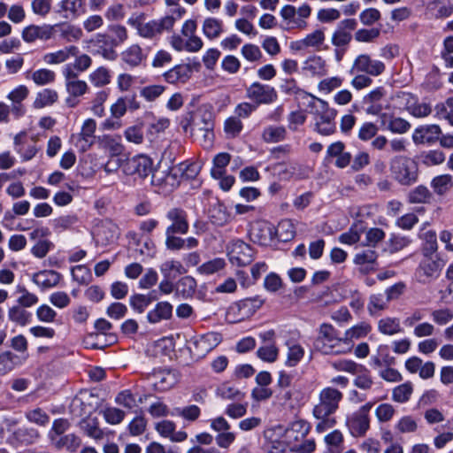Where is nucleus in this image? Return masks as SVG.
Returning <instances> with one entry per match:
<instances>
[{"label": "nucleus", "instance_id": "412c9836", "mask_svg": "<svg viewBox=\"0 0 453 453\" xmlns=\"http://www.w3.org/2000/svg\"><path fill=\"white\" fill-rule=\"evenodd\" d=\"M96 129V122L93 119H88L84 121L78 141L82 151L88 150L94 144Z\"/></svg>", "mask_w": 453, "mask_h": 453}, {"label": "nucleus", "instance_id": "0e129e2a", "mask_svg": "<svg viewBox=\"0 0 453 453\" xmlns=\"http://www.w3.org/2000/svg\"><path fill=\"white\" fill-rule=\"evenodd\" d=\"M143 125L137 124L127 127L124 135L125 138L129 142L134 144H141L143 142Z\"/></svg>", "mask_w": 453, "mask_h": 453}, {"label": "nucleus", "instance_id": "4c0bfd02", "mask_svg": "<svg viewBox=\"0 0 453 453\" xmlns=\"http://www.w3.org/2000/svg\"><path fill=\"white\" fill-rule=\"evenodd\" d=\"M371 329V326L365 322H362L348 329L344 334V339H346L345 347L347 348V351L349 350L350 342L353 339H358L366 336Z\"/></svg>", "mask_w": 453, "mask_h": 453}, {"label": "nucleus", "instance_id": "423d86ee", "mask_svg": "<svg viewBox=\"0 0 453 453\" xmlns=\"http://www.w3.org/2000/svg\"><path fill=\"white\" fill-rule=\"evenodd\" d=\"M444 265V261L438 254H423V258L416 271L418 280L422 283H428L436 279Z\"/></svg>", "mask_w": 453, "mask_h": 453}, {"label": "nucleus", "instance_id": "473e14b6", "mask_svg": "<svg viewBox=\"0 0 453 453\" xmlns=\"http://www.w3.org/2000/svg\"><path fill=\"white\" fill-rule=\"evenodd\" d=\"M389 302L384 294H373L369 297L367 311L372 317H377L388 308Z\"/></svg>", "mask_w": 453, "mask_h": 453}, {"label": "nucleus", "instance_id": "f03ea898", "mask_svg": "<svg viewBox=\"0 0 453 453\" xmlns=\"http://www.w3.org/2000/svg\"><path fill=\"white\" fill-rule=\"evenodd\" d=\"M198 172L196 164L181 163L167 168L166 170H155L151 175V185L157 188V192L169 194L173 192L180 183L183 175L190 178Z\"/></svg>", "mask_w": 453, "mask_h": 453}, {"label": "nucleus", "instance_id": "8fccbe9b", "mask_svg": "<svg viewBox=\"0 0 453 453\" xmlns=\"http://www.w3.org/2000/svg\"><path fill=\"white\" fill-rule=\"evenodd\" d=\"M109 96V90L103 89L96 92L91 100L90 110L94 115L97 117H103L104 115V104L106 102Z\"/></svg>", "mask_w": 453, "mask_h": 453}, {"label": "nucleus", "instance_id": "5fc2aeb1", "mask_svg": "<svg viewBox=\"0 0 453 453\" xmlns=\"http://www.w3.org/2000/svg\"><path fill=\"white\" fill-rule=\"evenodd\" d=\"M431 193L425 186H418L408 194V201L411 203H425L429 201Z\"/></svg>", "mask_w": 453, "mask_h": 453}, {"label": "nucleus", "instance_id": "603ef678", "mask_svg": "<svg viewBox=\"0 0 453 453\" xmlns=\"http://www.w3.org/2000/svg\"><path fill=\"white\" fill-rule=\"evenodd\" d=\"M107 34L117 46L123 44L128 38L126 27L119 24H111L108 27Z\"/></svg>", "mask_w": 453, "mask_h": 453}, {"label": "nucleus", "instance_id": "0eeeda50", "mask_svg": "<svg viewBox=\"0 0 453 453\" xmlns=\"http://www.w3.org/2000/svg\"><path fill=\"white\" fill-rule=\"evenodd\" d=\"M227 250L230 262L236 266H246L254 259L253 249L242 240L233 241Z\"/></svg>", "mask_w": 453, "mask_h": 453}, {"label": "nucleus", "instance_id": "20e7f679", "mask_svg": "<svg viewBox=\"0 0 453 453\" xmlns=\"http://www.w3.org/2000/svg\"><path fill=\"white\" fill-rule=\"evenodd\" d=\"M319 106L313 111L314 130L321 135H331L336 132L335 118L337 110L331 108L328 103L323 99L316 98Z\"/></svg>", "mask_w": 453, "mask_h": 453}, {"label": "nucleus", "instance_id": "c03bdc74", "mask_svg": "<svg viewBox=\"0 0 453 453\" xmlns=\"http://www.w3.org/2000/svg\"><path fill=\"white\" fill-rule=\"evenodd\" d=\"M15 294L19 295L16 301L17 304L27 308L35 305L39 301L38 296L35 294L29 292L23 285H18L16 287Z\"/></svg>", "mask_w": 453, "mask_h": 453}, {"label": "nucleus", "instance_id": "6e6552de", "mask_svg": "<svg viewBox=\"0 0 453 453\" xmlns=\"http://www.w3.org/2000/svg\"><path fill=\"white\" fill-rule=\"evenodd\" d=\"M385 71L382 61L372 59L368 54L358 55L353 62L351 73H364L371 76H379Z\"/></svg>", "mask_w": 453, "mask_h": 453}, {"label": "nucleus", "instance_id": "dca6fc26", "mask_svg": "<svg viewBox=\"0 0 453 453\" xmlns=\"http://www.w3.org/2000/svg\"><path fill=\"white\" fill-rule=\"evenodd\" d=\"M264 303L265 299L259 296H256L254 297H248L240 300L234 307H232V309L237 310L238 320H244L257 312V311L262 307Z\"/></svg>", "mask_w": 453, "mask_h": 453}, {"label": "nucleus", "instance_id": "c85d7f7f", "mask_svg": "<svg viewBox=\"0 0 453 453\" xmlns=\"http://www.w3.org/2000/svg\"><path fill=\"white\" fill-rule=\"evenodd\" d=\"M60 274L52 270H44L34 274L33 281L42 288L55 287L60 280Z\"/></svg>", "mask_w": 453, "mask_h": 453}, {"label": "nucleus", "instance_id": "338daca9", "mask_svg": "<svg viewBox=\"0 0 453 453\" xmlns=\"http://www.w3.org/2000/svg\"><path fill=\"white\" fill-rule=\"evenodd\" d=\"M387 128L394 134H404L411 128V124L400 117H390Z\"/></svg>", "mask_w": 453, "mask_h": 453}, {"label": "nucleus", "instance_id": "72a5a7b5", "mask_svg": "<svg viewBox=\"0 0 453 453\" xmlns=\"http://www.w3.org/2000/svg\"><path fill=\"white\" fill-rule=\"evenodd\" d=\"M220 342V335L217 333H208L195 342L196 348L200 351L201 354L204 355Z\"/></svg>", "mask_w": 453, "mask_h": 453}, {"label": "nucleus", "instance_id": "ea45409f", "mask_svg": "<svg viewBox=\"0 0 453 453\" xmlns=\"http://www.w3.org/2000/svg\"><path fill=\"white\" fill-rule=\"evenodd\" d=\"M190 73V69L188 65H176L173 69L164 73L165 80L169 83H176L179 81L185 82Z\"/></svg>", "mask_w": 453, "mask_h": 453}, {"label": "nucleus", "instance_id": "c9c22d12", "mask_svg": "<svg viewBox=\"0 0 453 453\" xmlns=\"http://www.w3.org/2000/svg\"><path fill=\"white\" fill-rule=\"evenodd\" d=\"M406 110L416 118H424L431 113V106L426 103H418L412 96L407 95Z\"/></svg>", "mask_w": 453, "mask_h": 453}, {"label": "nucleus", "instance_id": "9b49d317", "mask_svg": "<svg viewBox=\"0 0 453 453\" xmlns=\"http://www.w3.org/2000/svg\"><path fill=\"white\" fill-rule=\"evenodd\" d=\"M246 96L253 100L256 105L271 104L277 99V92L273 87L259 82L252 83L247 88Z\"/></svg>", "mask_w": 453, "mask_h": 453}, {"label": "nucleus", "instance_id": "09e8293b", "mask_svg": "<svg viewBox=\"0 0 453 453\" xmlns=\"http://www.w3.org/2000/svg\"><path fill=\"white\" fill-rule=\"evenodd\" d=\"M160 271L165 279H174L177 274H183L186 271L179 261L168 260L160 265Z\"/></svg>", "mask_w": 453, "mask_h": 453}, {"label": "nucleus", "instance_id": "e433bc0d", "mask_svg": "<svg viewBox=\"0 0 453 453\" xmlns=\"http://www.w3.org/2000/svg\"><path fill=\"white\" fill-rule=\"evenodd\" d=\"M377 257V252L373 249L368 248L355 255L354 263L357 265L365 266V270H372L373 269V265L375 264Z\"/></svg>", "mask_w": 453, "mask_h": 453}, {"label": "nucleus", "instance_id": "4468645a", "mask_svg": "<svg viewBox=\"0 0 453 453\" xmlns=\"http://www.w3.org/2000/svg\"><path fill=\"white\" fill-rule=\"evenodd\" d=\"M175 22L173 16H165L158 20H150L139 28L138 34L144 38H152L165 30H170Z\"/></svg>", "mask_w": 453, "mask_h": 453}, {"label": "nucleus", "instance_id": "2eb2a0df", "mask_svg": "<svg viewBox=\"0 0 453 453\" xmlns=\"http://www.w3.org/2000/svg\"><path fill=\"white\" fill-rule=\"evenodd\" d=\"M56 27L48 24L42 26L30 25L22 30L21 37L28 43L34 42L36 40L47 41L52 38Z\"/></svg>", "mask_w": 453, "mask_h": 453}, {"label": "nucleus", "instance_id": "aec40b11", "mask_svg": "<svg viewBox=\"0 0 453 453\" xmlns=\"http://www.w3.org/2000/svg\"><path fill=\"white\" fill-rule=\"evenodd\" d=\"M302 72L305 75L321 77L326 73V60L320 56L309 57L303 64Z\"/></svg>", "mask_w": 453, "mask_h": 453}, {"label": "nucleus", "instance_id": "e2e57ef3", "mask_svg": "<svg viewBox=\"0 0 453 453\" xmlns=\"http://www.w3.org/2000/svg\"><path fill=\"white\" fill-rule=\"evenodd\" d=\"M420 238L425 241L423 254H437V239L434 231L428 230L420 234Z\"/></svg>", "mask_w": 453, "mask_h": 453}, {"label": "nucleus", "instance_id": "6ab92c4d", "mask_svg": "<svg viewBox=\"0 0 453 453\" xmlns=\"http://www.w3.org/2000/svg\"><path fill=\"white\" fill-rule=\"evenodd\" d=\"M325 42V34L318 29L307 35L303 39L292 42L291 49L296 50H305L308 48L319 50Z\"/></svg>", "mask_w": 453, "mask_h": 453}, {"label": "nucleus", "instance_id": "de8ad7c7", "mask_svg": "<svg viewBox=\"0 0 453 453\" xmlns=\"http://www.w3.org/2000/svg\"><path fill=\"white\" fill-rule=\"evenodd\" d=\"M36 85L38 86H44L47 84H50L55 81L56 80V73L55 72L42 68L38 69L33 73H31L29 77Z\"/></svg>", "mask_w": 453, "mask_h": 453}, {"label": "nucleus", "instance_id": "f3484780", "mask_svg": "<svg viewBox=\"0 0 453 453\" xmlns=\"http://www.w3.org/2000/svg\"><path fill=\"white\" fill-rule=\"evenodd\" d=\"M441 130L438 125H426L417 127L412 134V140L416 144L434 143L439 140Z\"/></svg>", "mask_w": 453, "mask_h": 453}, {"label": "nucleus", "instance_id": "3c124183", "mask_svg": "<svg viewBox=\"0 0 453 453\" xmlns=\"http://www.w3.org/2000/svg\"><path fill=\"white\" fill-rule=\"evenodd\" d=\"M412 392L413 387L411 382L403 383L393 389L392 399L396 403H405L409 401Z\"/></svg>", "mask_w": 453, "mask_h": 453}, {"label": "nucleus", "instance_id": "6e6d98bb", "mask_svg": "<svg viewBox=\"0 0 453 453\" xmlns=\"http://www.w3.org/2000/svg\"><path fill=\"white\" fill-rule=\"evenodd\" d=\"M153 376L156 379L154 387L158 391H165L174 384V380L169 372L159 371L155 372Z\"/></svg>", "mask_w": 453, "mask_h": 453}, {"label": "nucleus", "instance_id": "f257e3e1", "mask_svg": "<svg viewBox=\"0 0 453 453\" xmlns=\"http://www.w3.org/2000/svg\"><path fill=\"white\" fill-rule=\"evenodd\" d=\"M342 397L343 395L341 391L331 387L325 388L320 391L319 403L312 411L313 416L319 420L316 425L317 432L323 433L335 425L336 420L333 414L338 410Z\"/></svg>", "mask_w": 453, "mask_h": 453}, {"label": "nucleus", "instance_id": "9d476101", "mask_svg": "<svg viewBox=\"0 0 453 453\" xmlns=\"http://www.w3.org/2000/svg\"><path fill=\"white\" fill-rule=\"evenodd\" d=\"M275 227L267 221L255 222L250 230V240L261 246H269L275 239Z\"/></svg>", "mask_w": 453, "mask_h": 453}, {"label": "nucleus", "instance_id": "5701e85b", "mask_svg": "<svg viewBox=\"0 0 453 453\" xmlns=\"http://www.w3.org/2000/svg\"><path fill=\"white\" fill-rule=\"evenodd\" d=\"M173 305L168 302H159L147 313V320L150 324H157L171 319Z\"/></svg>", "mask_w": 453, "mask_h": 453}, {"label": "nucleus", "instance_id": "864d4df0", "mask_svg": "<svg viewBox=\"0 0 453 453\" xmlns=\"http://www.w3.org/2000/svg\"><path fill=\"white\" fill-rule=\"evenodd\" d=\"M89 81L97 88L106 86L111 82L110 72L105 67H99L89 74Z\"/></svg>", "mask_w": 453, "mask_h": 453}, {"label": "nucleus", "instance_id": "a19ab883", "mask_svg": "<svg viewBox=\"0 0 453 453\" xmlns=\"http://www.w3.org/2000/svg\"><path fill=\"white\" fill-rule=\"evenodd\" d=\"M58 99V95L56 90L51 88H45L38 92L34 101V106L36 109H41L48 105L53 104Z\"/></svg>", "mask_w": 453, "mask_h": 453}, {"label": "nucleus", "instance_id": "774afa93", "mask_svg": "<svg viewBox=\"0 0 453 453\" xmlns=\"http://www.w3.org/2000/svg\"><path fill=\"white\" fill-rule=\"evenodd\" d=\"M242 129V123L237 117H229L224 124V131L228 137H236Z\"/></svg>", "mask_w": 453, "mask_h": 453}, {"label": "nucleus", "instance_id": "f8f14e48", "mask_svg": "<svg viewBox=\"0 0 453 453\" xmlns=\"http://www.w3.org/2000/svg\"><path fill=\"white\" fill-rule=\"evenodd\" d=\"M14 150L24 161L31 160L38 152L36 142L34 137L30 140L26 132H20L14 137Z\"/></svg>", "mask_w": 453, "mask_h": 453}, {"label": "nucleus", "instance_id": "bf43d9fd", "mask_svg": "<svg viewBox=\"0 0 453 453\" xmlns=\"http://www.w3.org/2000/svg\"><path fill=\"white\" fill-rule=\"evenodd\" d=\"M439 118L447 119L453 126V97H449L444 103L435 106Z\"/></svg>", "mask_w": 453, "mask_h": 453}, {"label": "nucleus", "instance_id": "1a4fd4ad", "mask_svg": "<svg viewBox=\"0 0 453 453\" xmlns=\"http://www.w3.org/2000/svg\"><path fill=\"white\" fill-rule=\"evenodd\" d=\"M123 172L127 175H138L144 179L154 173L153 162L150 157L139 155L127 160L123 165Z\"/></svg>", "mask_w": 453, "mask_h": 453}, {"label": "nucleus", "instance_id": "69168bd1", "mask_svg": "<svg viewBox=\"0 0 453 453\" xmlns=\"http://www.w3.org/2000/svg\"><path fill=\"white\" fill-rule=\"evenodd\" d=\"M196 280L191 276H184L177 283V290L183 296H192L196 290Z\"/></svg>", "mask_w": 453, "mask_h": 453}, {"label": "nucleus", "instance_id": "13d9d810", "mask_svg": "<svg viewBox=\"0 0 453 453\" xmlns=\"http://www.w3.org/2000/svg\"><path fill=\"white\" fill-rule=\"evenodd\" d=\"M380 35V27L361 28L355 33V40L359 42H372Z\"/></svg>", "mask_w": 453, "mask_h": 453}, {"label": "nucleus", "instance_id": "f704fd0d", "mask_svg": "<svg viewBox=\"0 0 453 453\" xmlns=\"http://www.w3.org/2000/svg\"><path fill=\"white\" fill-rule=\"evenodd\" d=\"M209 219L213 225L222 226L229 222L230 214L223 204L217 203L210 208Z\"/></svg>", "mask_w": 453, "mask_h": 453}, {"label": "nucleus", "instance_id": "37998d69", "mask_svg": "<svg viewBox=\"0 0 453 453\" xmlns=\"http://www.w3.org/2000/svg\"><path fill=\"white\" fill-rule=\"evenodd\" d=\"M349 426L353 435H364L370 426V418L356 413L349 421Z\"/></svg>", "mask_w": 453, "mask_h": 453}, {"label": "nucleus", "instance_id": "680f3d73", "mask_svg": "<svg viewBox=\"0 0 453 453\" xmlns=\"http://www.w3.org/2000/svg\"><path fill=\"white\" fill-rule=\"evenodd\" d=\"M25 417L29 422L42 426H46L50 421V416L40 408L27 411Z\"/></svg>", "mask_w": 453, "mask_h": 453}, {"label": "nucleus", "instance_id": "bb28decb", "mask_svg": "<svg viewBox=\"0 0 453 453\" xmlns=\"http://www.w3.org/2000/svg\"><path fill=\"white\" fill-rule=\"evenodd\" d=\"M99 147L107 151L111 157H117L124 150V146L121 143L119 136H112L104 134L98 138Z\"/></svg>", "mask_w": 453, "mask_h": 453}, {"label": "nucleus", "instance_id": "58836bf2", "mask_svg": "<svg viewBox=\"0 0 453 453\" xmlns=\"http://www.w3.org/2000/svg\"><path fill=\"white\" fill-rule=\"evenodd\" d=\"M287 130L281 126L266 127L262 133V139L268 143H276L285 140Z\"/></svg>", "mask_w": 453, "mask_h": 453}, {"label": "nucleus", "instance_id": "a878e982", "mask_svg": "<svg viewBox=\"0 0 453 453\" xmlns=\"http://www.w3.org/2000/svg\"><path fill=\"white\" fill-rule=\"evenodd\" d=\"M27 307L15 304L11 306L7 311V318L9 321L19 326H26L32 320V313L27 311Z\"/></svg>", "mask_w": 453, "mask_h": 453}, {"label": "nucleus", "instance_id": "2f4dec72", "mask_svg": "<svg viewBox=\"0 0 453 453\" xmlns=\"http://www.w3.org/2000/svg\"><path fill=\"white\" fill-rule=\"evenodd\" d=\"M121 58L126 64L134 67L142 64L145 55L138 44H132L121 53Z\"/></svg>", "mask_w": 453, "mask_h": 453}, {"label": "nucleus", "instance_id": "7ed1b4c3", "mask_svg": "<svg viewBox=\"0 0 453 453\" xmlns=\"http://www.w3.org/2000/svg\"><path fill=\"white\" fill-rule=\"evenodd\" d=\"M345 343L346 339L341 337L332 325L324 323L319 326L314 348L326 355L342 354L347 352Z\"/></svg>", "mask_w": 453, "mask_h": 453}, {"label": "nucleus", "instance_id": "c756f323", "mask_svg": "<svg viewBox=\"0 0 453 453\" xmlns=\"http://www.w3.org/2000/svg\"><path fill=\"white\" fill-rule=\"evenodd\" d=\"M378 331L384 335L392 336L403 333L400 319L395 317H384L378 321Z\"/></svg>", "mask_w": 453, "mask_h": 453}, {"label": "nucleus", "instance_id": "39448f33", "mask_svg": "<svg viewBox=\"0 0 453 453\" xmlns=\"http://www.w3.org/2000/svg\"><path fill=\"white\" fill-rule=\"evenodd\" d=\"M390 171L393 177L401 185L410 186L418 180V165L417 163L403 156H396L390 161Z\"/></svg>", "mask_w": 453, "mask_h": 453}, {"label": "nucleus", "instance_id": "7c9ffc66", "mask_svg": "<svg viewBox=\"0 0 453 453\" xmlns=\"http://www.w3.org/2000/svg\"><path fill=\"white\" fill-rule=\"evenodd\" d=\"M50 442L58 449H65L73 452L80 447L81 439L73 434H69L59 437H52Z\"/></svg>", "mask_w": 453, "mask_h": 453}, {"label": "nucleus", "instance_id": "4d7b16f0", "mask_svg": "<svg viewBox=\"0 0 453 453\" xmlns=\"http://www.w3.org/2000/svg\"><path fill=\"white\" fill-rule=\"evenodd\" d=\"M56 26V27H59L61 37L67 42L78 41L82 36L81 29L73 25L63 24Z\"/></svg>", "mask_w": 453, "mask_h": 453}, {"label": "nucleus", "instance_id": "4be33fe9", "mask_svg": "<svg viewBox=\"0 0 453 453\" xmlns=\"http://www.w3.org/2000/svg\"><path fill=\"white\" fill-rule=\"evenodd\" d=\"M27 357L19 356L10 350L0 353V375L4 376L20 366Z\"/></svg>", "mask_w": 453, "mask_h": 453}, {"label": "nucleus", "instance_id": "ddd939ff", "mask_svg": "<svg viewBox=\"0 0 453 453\" xmlns=\"http://www.w3.org/2000/svg\"><path fill=\"white\" fill-rule=\"evenodd\" d=\"M166 218L172 223L166 228L165 234H185L188 231L187 212L181 208H172L166 213Z\"/></svg>", "mask_w": 453, "mask_h": 453}, {"label": "nucleus", "instance_id": "a18cd8bd", "mask_svg": "<svg viewBox=\"0 0 453 453\" xmlns=\"http://www.w3.org/2000/svg\"><path fill=\"white\" fill-rule=\"evenodd\" d=\"M275 231V238L283 242L292 240L296 235L295 226L288 219L280 221Z\"/></svg>", "mask_w": 453, "mask_h": 453}, {"label": "nucleus", "instance_id": "393cba45", "mask_svg": "<svg viewBox=\"0 0 453 453\" xmlns=\"http://www.w3.org/2000/svg\"><path fill=\"white\" fill-rule=\"evenodd\" d=\"M79 49L71 45L65 47L58 51L50 52L43 56V61L48 65H58L65 62L71 57L77 56Z\"/></svg>", "mask_w": 453, "mask_h": 453}, {"label": "nucleus", "instance_id": "a211bd4d", "mask_svg": "<svg viewBox=\"0 0 453 453\" xmlns=\"http://www.w3.org/2000/svg\"><path fill=\"white\" fill-rule=\"evenodd\" d=\"M386 96V90L383 87H378L363 97V103L367 104L365 110L367 114L378 115L382 111V105L380 104L381 99Z\"/></svg>", "mask_w": 453, "mask_h": 453}, {"label": "nucleus", "instance_id": "79ce46f5", "mask_svg": "<svg viewBox=\"0 0 453 453\" xmlns=\"http://www.w3.org/2000/svg\"><path fill=\"white\" fill-rule=\"evenodd\" d=\"M223 31L222 21L215 18H207L203 24V35L210 40L218 38Z\"/></svg>", "mask_w": 453, "mask_h": 453}, {"label": "nucleus", "instance_id": "49530a36", "mask_svg": "<svg viewBox=\"0 0 453 453\" xmlns=\"http://www.w3.org/2000/svg\"><path fill=\"white\" fill-rule=\"evenodd\" d=\"M154 300H156V296L151 294H134L130 296L129 303L135 311L142 313Z\"/></svg>", "mask_w": 453, "mask_h": 453}, {"label": "nucleus", "instance_id": "cd10ccee", "mask_svg": "<svg viewBox=\"0 0 453 453\" xmlns=\"http://www.w3.org/2000/svg\"><path fill=\"white\" fill-rule=\"evenodd\" d=\"M207 127L214 128L213 114L207 109L200 108L193 117L191 129L192 131H201Z\"/></svg>", "mask_w": 453, "mask_h": 453}, {"label": "nucleus", "instance_id": "b1692460", "mask_svg": "<svg viewBox=\"0 0 453 453\" xmlns=\"http://www.w3.org/2000/svg\"><path fill=\"white\" fill-rule=\"evenodd\" d=\"M40 437L39 432L33 427L22 426L12 434L13 444L28 446L37 441Z\"/></svg>", "mask_w": 453, "mask_h": 453}, {"label": "nucleus", "instance_id": "052dcab7", "mask_svg": "<svg viewBox=\"0 0 453 453\" xmlns=\"http://www.w3.org/2000/svg\"><path fill=\"white\" fill-rule=\"evenodd\" d=\"M288 351L287 355V361L286 364L288 366H295L296 365L301 359L303 357L304 355V349L303 347L299 344L296 343H288Z\"/></svg>", "mask_w": 453, "mask_h": 453}]
</instances>
